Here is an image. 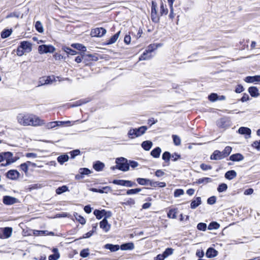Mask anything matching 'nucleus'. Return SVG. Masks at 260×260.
Instances as JSON below:
<instances>
[{"instance_id": "40", "label": "nucleus", "mask_w": 260, "mask_h": 260, "mask_svg": "<svg viewBox=\"0 0 260 260\" xmlns=\"http://www.w3.org/2000/svg\"><path fill=\"white\" fill-rule=\"evenodd\" d=\"M171 155L170 153L168 151H165L162 155V158L166 162H169L170 158L171 157Z\"/></svg>"}, {"instance_id": "10", "label": "nucleus", "mask_w": 260, "mask_h": 260, "mask_svg": "<svg viewBox=\"0 0 260 260\" xmlns=\"http://www.w3.org/2000/svg\"><path fill=\"white\" fill-rule=\"evenodd\" d=\"M100 226L101 229L104 231L106 233L109 231L111 225L108 223V221L106 218H104L100 222Z\"/></svg>"}, {"instance_id": "32", "label": "nucleus", "mask_w": 260, "mask_h": 260, "mask_svg": "<svg viewBox=\"0 0 260 260\" xmlns=\"http://www.w3.org/2000/svg\"><path fill=\"white\" fill-rule=\"evenodd\" d=\"M137 182L141 185H149L150 179L146 178H138L137 179Z\"/></svg>"}, {"instance_id": "51", "label": "nucleus", "mask_w": 260, "mask_h": 260, "mask_svg": "<svg viewBox=\"0 0 260 260\" xmlns=\"http://www.w3.org/2000/svg\"><path fill=\"white\" fill-rule=\"evenodd\" d=\"M228 188V186L225 183H221L219 185L217 190L219 192L225 191Z\"/></svg>"}, {"instance_id": "22", "label": "nucleus", "mask_w": 260, "mask_h": 260, "mask_svg": "<svg viewBox=\"0 0 260 260\" xmlns=\"http://www.w3.org/2000/svg\"><path fill=\"white\" fill-rule=\"evenodd\" d=\"M93 214L95 215V216L98 219H100L103 216H106V214H107V212L105 210H95L93 212Z\"/></svg>"}, {"instance_id": "34", "label": "nucleus", "mask_w": 260, "mask_h": 260, "mask_svg": "<svg viewBox=\"0 0 260 260\" xmlns=\"http://www.w3.org/2000/svg\"><path fill=\"white\" fill-rule=\"evenodd\" d=\"M146 50L143 54L139 57V60H148L152 58V56Z\"/></svg>"}, {"instance_id": "48", "label": "nucleus", "mask_w": 260, "mask_h": 260, "mask_svg": "<svg viewBox=\"0 0 260 260\" xmlns=\"http://www.w3.org/2000/svg\"><path fill=\"white\" fill-rule=\"evenodd\" d=\"M232 150V148L231 146H226L222 151L223 154L225 157L228 156Z\"/></svg>"}, {"instance_id": "6", "label": "nucleus", "mask_w": 260, "mask_h": 260, "mask_svg": "<svg viewBox=\"0 0 260 260\" xmlns=\"http://www.w3.org/2000/svg\"><path fill=\"white\" fill-rule=\"evenodd\" d=\"M55 48L52 45H42L39 46L38 51L40 54L53 53Z\"/></svg>"}, {"instance_id": "60", "label": "nucleus", "mask_w": 260, "mask_h": 260, "mask_svg": "<svg viewBox=\"0 0 260 260\" xmlns=\"http://www.w3.org/2000/svg\"><path fill=\"white\" fill-rule=\"evenodd\" d=\"M42 80H44V83H41V85L50 84L52 82V81L50 77H43L42 78Z\"/></svg>"}, {"instance_id": "42", "label": "nucleus", "mask_w": 260, "mask_h": 260, "mask_svg": "<svg viewBox=\"0 0 260 260\" xmlns=\"http://www.w3.org/2000/svg\"><path fill=\"white\" fill-rule=\"evenodd\" d=\"M219 224L215 221L211 222L208 225V229L209 230L218 229L219 228Z\"/></svg>"}, {"instance_id": "24", "label": "nucleus", "mask_w": 260, "mask_h": 260, "mask_svg": "<svg viewBox=\"0 0 260 260\" xmlns=\"http://www.w3.org/2000/svg\"><path fill=\"white\" fill-rule=\"evenodd\" d=\"M201 198L197 197L194 200H192L190 204V208L191 209H195L201 204Z\"/></svg>"}, {"instance_id": "49", "label": "nucleus", "mask_w": 260, "mask_h": 260, "mask_svg": "<svg viewBox=\"0 0 260 260\" xmlns=\"http://www.w3.org/2000/svg\"><path fill=\"white\" fill-rule=\"evenodd\" d=\"M173 251L174 250L172 248H168L163 252L162 254L164 255L165 257L166 258L168 256L172 255L173 253Z\"/></svg>"}, {"instance_id": "4", "label": "nucleus", "mask_w": 260, "mask_h": 260, "mask_svg": "<svg viewBox=\"0 0 260 260\" xmlns=\"http://www.w3.org/2000/svg\"><path fill=\"white\" fill-rule=\"evenodd\" d=\"M116 168L118 170L126 172L129 170V166L128 164V160L124 157L117 158L116 159Z\"/></svg>"}, {"instance_id": "39", "label": "nucleus", "mask_w": 260, "mask_h": 260, "mask_svg": "<svg viewBox=\"0 0 260 260\" xmlns=\"http://www.w3.org/2000/svg\"><path fill=\"white\" fill-rule=\"evenodd\" d=\"M43 125L45 126V128L47 129H50L53 128H55L56 127V121L49 122L47 123L45 122V124Z\"/></svg>"}, {"instance_id": "47", "label": "nucleus", "mask_w": 260, "mask_h": 260, "mask_svg": "<svg viewBox=\"0 0 260 260\" xmlns=\"http://www.w3.org/2000/svg\"><path fill=\"white\" fill-rule=\"evenodd\" d=\"M121 205L132 206L135 204V201L133 199L129 198L126 202H122Z\"/></svg>"}, {"instance_id": "64", "label": "nucleus", "mask_w": 260, "mask_h": 260, "mask_svg": "<svg viewBox=\"0 0 260 260\" xmlns=\"http://www.w3.org/2000/svg\"><path fill=\"white\" fill-rule=\"evenodd\" d=\"M16 52L17 55L21 56L23 55L25 52L20 46H19L17 48Z\"/></svg>"}, {"instance_id": "57", "label": "nucleus", "mask_w": 260, "mask_h": 260, "mask_svg": "<svg viewBox=\"0 0 260 260\" xmlns=\"http://www.w3.org/2000/svg\"><path fill=\"white\" fill-rule=\"evenodd\" d=\"M124 186L128 187H131L133 186H137V184L135 182H132L131 181L125 180L124 183Z\"/></svg>"}, {"instance_id": "16", "label": "nucleus", "mask_w": 260, "mask_h": 260, "mask_svg": "<svg viewBox=\"0 0 260 260\" xmlns=\"http://www.w3.org/2000/svg\"><path fill=\"white\" fill-rule=\"evenodd\" d=\"M120 34V31H119L116 34H115L114 36L111 37L107 41L106 43V45H111L115 43L116 41L118 40L119 35Z\"/></svg>"}, {"instance_id": "14", "label": "nucleus", "mask_w": 260, "mask_h": 260, "mask_svg": "<svg viewBox=\"0 0 260 260\" xmlns=\"http://www.w3.org/2000/svg\"><path fill=\"white\" fill-rule=\"evenodd\" d=\"M238 132L240 134L246 135L248 136V137L246 136L245 138H249L250 137L251 131L249 128L246 127H241L239 128Z\"/></svg>"}, {"instance_id": "43", "label": "nucleus", "mask_w": 260, "mask_h": 260, "mask_svg": "<svg viewBox=\"0 0 260 260\" xmlns=\"http://www.w3.org/2000/svg\"><path fill=\"white\" fill-rule=\"evenodd\" d=\"M72 46L82 52H85L86 50V47L80 44H74L72 45Z\"/></svg>"}, {"instance_id": "36", "label": "nucleus", "mask_w": 260, "mask_h": 260, "mask_svg": "<svg viewBox=\"0 0 260 260\" xmlns=\"http://www.w3.org/2000/svg\"><path fill=\"white\" fill-rule=\"evenodd\" d=\"M62 50H63L64 52H66L67 54L74 55L77 53V52L75 50H74L72 49L71 48L67 47V46H63L62 48Z\"/></svg>"}, {"instance_id": "54", "label": "nucleus", "mask_w": 260, "mask_h": 260, "mask_svg": "<svg viewBox=\"0 0 260 260\" xmlns=\"http://www.w3.org/2000/svg\"><path fill=\"white\" fill-rule=\"evenodd\" d=\"M197 229L200 231H205L207 229V225L205 223L200 222L198 224Z\"/></svg>"}, {"instance_id": "52", "label": "nucleus", "mask_w": 260, "mask_h": 260, "mask_svg": "<svg viewBox=\"0 0 260 260\" xmlns=\"http://www.w3.org/2000/svg\"><path fill=\"white\" fill-rule=\"evenodd\" d=\"M35 27L37 31L39 32H43V27L42 26V23L40 21H37L35 24Z\"/></svg>"}, {"instance_id": "21", "label": "nucleus", "mask_w": 260, "mask_h": 260, "mask_svg": "<svg viewBox=\"0 0 260 260\" xmlns=\"http://www.w3.org/2000/svg\"><path fill=\"white\" fill-rule=\"evenodd\" d=\"M88 56L89 58H91V59L92 60H96L98 58L96 57H95L93 55L91 54H89L86 56L85 55H82V56H78L75 58V61L77 63H80L82 61L83 59L84 58V57Z\"/></svg>"}, {"instance_id": "59", "label": "nucleus", "mask_w": 260, "mask_h": 260, "mask_svg": "<svg viewBox=\"0 0 260 260\" xmlns=\"http://www.w3.org/2000/svg\"><path fill=\"white\" fill-rule=\"evenodd\" d=\"M184 191L182 189H176L174 191V197H179L181 195L183 194Z\"/></svg>"}, {"instance_id": "29", "label": "nucleus", "mask_w": 260, "mask_h": 260, "mask_svg": "<svg viewBox=\"0 0 260 260\" xmlns=\"http://www.w3.org/2000/svg\"><path fill=\"white\" fill-rule=\"evenodd\" d=\"M104 167V164L100 161H96L93 166L94 169L96 171H101L103 170Z\"/></svg>"}, {"instance_id": "53", "label": "nucleus", "mask_w": 260, "mask_h": 260, "mask_svg": "<svg viewBox=\"0 0 260 260\" xmlns=\"http://www.w3.org/2000/svg\"><path fill=\"white\" fill-rule=\"evenodd\" d=\"M87 102V101H85V100H79V101H76L74 104H73V105H71L70 106V107H76V106H81V105L83 104H85Z\"/></svg>"}, {"instance_id": "11", "label": "nucleus", "mask_w": 260, "mask_h": 260, "mask_svg": "<svg viewBox=\"0 0 260 260\" xmlns=\"http://www.w3.org/2000/svg\"><path fill=\"white\" fill-rule=\"evenodd\" d=\"M19 173L15 170H10L7 173V177L11 180L17 179L19 177Z\"/></svg>"}, {"instance_id": "63", "label": "nucleus", "mask_w": 260, "mask_h": 260, "mask_svg": "<svg viewBox=\"0 0 260 260\" xmlns=\"http://www.w3.org/2000/svg\"><path fill=\"white\" fill-rule=\"evenodd\" d=\"M80 153V151L78 149H76L73 151H72L70 152L71 157L74 158L75 156L78 155Z\"/></svg>"}, {"instance_id": "45", "label": "nucleus", "mask_w": 260, "mask_h": 260, "mask_svg": "<svg viewBox=\"0 0 260 260\" xmlns=\"http://www.w3.org/2000/svg\"><path fill=\"white\" fill-rule=\"evenodd\" d=\"M141 191V189L140 188H137L135 189H128L126 191V194L127 195H132L134 194H137Z\"/></svg>"}, {"instance_id": "30", "label": "nucleus", "mask_w": 260, "mask_h": 260, "mask_svg": "<svg viewBox=\"0 0 260 260\" xmlns=\"http://www.w3.org/2000/svg\"><path fill=\"white\" fill-rule=\"evenodd\" d=\"M161 46V44H152L149 45L146 49L147 52L151 53L152 52L156 50L158 47Z\"/></svg>"}, {"instance_id": "28", "label": "nucleus", "mask_w": 260, "mask_h": 260, "mask_svg": "<svg viewBox=\"0 0 260 260\" xmlns=\"http://www.w3.org/2000/svg\"><path fill=\"white\" fill-rule=\"evenodd\" d=\"M152 142L150 141H145L142 142V147L146 151L149 150L152 146Z\"/></svg>"}, {"instance_id": "55", "label": "nucleus", "mask_w": 260, "mask_h": 260, "mask_svg": "<svg viewBox=\"0 0 260 260\" xmlns=\"http://www.w3.org/2000/svg\"><path fill=\"white\" fill-rule=\"evenodd\" d=\"M79 173L81 175H89L91 173V171L87 168H80L79 169Z\"/></svg>"}, {"instance_id": "62", "label": "nucleus", "mask_w": 260, "mask_h": 260, "mask_svg": "<svg viewBox=\"0 0 260 260\" xmlns=\"http://www.w3.org/2000/svg\"><path fill=\"white\" fill-rule=\"evenodd\" d=\"M128 164L129 167H131L133 169H135V168L137 167L139 165L138 162L132 160H129V162H128Z\"/></svg>"}, {"instance_id": "41", "label": "nucleus", "mask_w": 260, "mask_h": 260, "mask_svg": "<svg viewBox=\"0 0 260 260\" xmlns=\"http://www.w3.org/2000/svg\"><path fill=\"white\" fill-rule=\"evenodd\" d=\"M74 216L77 220H78L81 224H84L86 222V220L81 215L76 213L74 214Z\"/></svg>"}, {"instance_id": "38", "label": "nucleus", "mask_w": 260, "mask_h": 260, "mask_svg": "<svg viewBox=\"0 0 260 260\" xmlns=\"http://www.w3.org/2000/svg\"><path fill=\"white\" fill-rule=\"evenodd\" d=\"M160 15L162 16L164 14L167 15L168 13V10L167 8L166 5H164L162 2L160 4Z\"/></svg>"}, {"instance_id": "58", "label": "nucleus", "mask_w": 260, "mask_h": 260, "mask_svg": "<svg viewBox=\"0 0 260 260\" xmlns=\"http://www.w3.org/2000/svg\"><path fill=\"white\" fill-rule=\"evenodd\" d=\"M218 95L216 93H214L210 94L208 96L209 100L212 102H214L216 100H218Z\"/></svg>"}, {"instance_id": "8", "label": "nucleus", "mask_w": 260, "mask_h": 260, "mask_svg": "<svg viewBox=\"0 0 260 260\" xmlns=\"http://www.w3.org/2000/svg\"><path fill=\"white\" fill-rule=\"evenodd\" d=\"M3 201L4 204L11 205L18 202V200L11 196H6L3 197Z\"/></svg>"}, {"instance_id": "44", "label": "nucleus", "mask_w": 260, "mask_h": 260, "mask_svg": "<svg viewBox=\"0 0 260 260\" xmlns=\"http://www.w3.org/2000/svg\"><path fill=\"white\" fill-rule=\"evenodd\" d=\"M176 209H171L168 213V217L170 218L175 219L176 218Z\"/></svg>"}, {"instance_id": "3", "label": "nucleus", "mask_w": 260, "mask_h": 260, "mask_svg": "<svg viewBox=\"0 0 260 260\" xmlns=\"http://www.w3.org/2000/svg\"><path fill=\"white\" fill-rule=\"evenodd\" d=\"M6 161L2 166H6L14 162L16 159L13 156V153L10 152H4L0 153V162Z\"/></svg>"}, {"instance_id": "27", "label": "nucleus", "mask_w": 260, "mask_h": 260, "mask_svg": "<svg viewBox=\"0 0 260 260\" xmlns=\"http://www.w3.org/2000/svg\"><path fill=\"white\" fill-rule=\"evenodd\" d=\"M105 248L109 249L112 252H115L119 249V246L118 245H113L111 244H107L105 245Z\"/></svg>"}, {"instance_id": "2", "label": "nucleus", "mask_w": 260, "mask_h": 260, "mask_svg": "<svg viewBox=\"0 0 260 260\" xmlns=\"http://www.w3.org/2000/svg\"><path fill=\"white\" fill-rule=\"evenodd\" d=\"M147 129L146 126H142L138 128H131L128 132L127 136L130 139H134L143 135Z\"/></svg>"}, {"instance_id": "5", "label": "nucleus", "mask_w": 260, "mask_h": 260, "mask_svg": "<svg viewBox=\"0 0 260 260\" xmlns=\"http://www.w3.org/2000/svg\"><path fill=\"white\" fill-rule=\"evenodd\" d=\"M157 6L156 3L152 1L151 10V18L154 23H158L159 21V14L157 11Z\"/></svg>"}, {"instance_id": "33", "label": "nucleus", "mask_w": 260, "mask_h": 260, "mask_svg": "<svg viewBox=\"0 0 260 260\" xmlns=\"http://www.w3.org/2000/svg\"><path fill=\"white\" fill-rule=\"evenodd\" d=\"M161 151V149L159 147H157L151 151V155L155 158H158L160 156Z\"/></svg>"}, {"instance_id": "35", "label": "nucleus", "mask_w": 260, "mask_h": 260, "mask_svg": "<svg viewBox=\"0 0 260 260\" xmlns=\"http://www.w3.org/2000/svg\"><path fill=\"white\" fill-rule=\"evenodd\" d=\"M69 159V157L67 154H63L59 156L57 159L58 162L60 164H63L64 162L67 161Z\"/></svg>"}, {"instance_id": "20", "label": "nucleus", "mask_w": 260, "mask_h": 260, "mask_svg": "<svg viewBox=\"0 0 260 260\" xmlns=\"http://www.w3.org/2000/svg\"><path fill=\"white\" fill-rule=\"evenodd\" d=\"M248 92L252 97H257L259 95L258 88L255 86L249 87L248 89Z\"/></svg>"}, {"instance_id": "1", "label": "nucleus", "mask_w": 260, "mask_h": 260, "mask_svg": "<svg viewBox=\"0 0 260 260\" xmlns=\"http://www.w3.org/2000/svg\"><path fill=\"white\" fill-rule=\"evenodd\" d=\"M17 122L22 126L34 127L43 126L45 120L37 115L29 113H19L16 117Z\"/></svg>"}, {"instance_id": "37", "label": "nucleus", "mask_w": 260, "mask_h": 260, "mask_svg": "<svg viewBox=\"0 0 260 260\" xmlns=\"http://www.w3.org/2000/svg\"><path fill=\"white\" fill-rule=\"evenodd\" d=\"M67 191H69V189H68V186H67L66 185H63V186H62L61 187H58L56 189V193L57 194H60L62 193L66 192Z\"/></svg>"}, {"instance_id": "12", "label": "nucleus", "mask_w": 260, "mask_h": 260, "mask_svg": "<svg viewBox=\"0 0 260 260\" xmlns=\"http://www.w3.org/2000/svg\"><path fill=\"white\" fill-rule=\"evenodd\" d=\"M20 46L25 52H29L31 50V44L27 41L21 42Z\"/></svg>"}, {"instance_id": "13", "label": "nucleus", "mask_w": 260, "mask_h": 260, "mask_svg": "<svg viewBox=\"0 0 260 260\" xmlns=\"http://www.w3.org/2000/svg\"><path fill=\"white\" fill-rule=\"evenodd\" d=\"M244 81L247 83L260 82V75L247 76L245 78Z\"/></svg>"}, {"instance_id": "18", "label": "nucleus", "mask_w": 260, "mask_h": 260, "mask_svg": "<svg viewBox=\"0 0 260 260\" xmlns=\"http://www.w3.org/2000/svg\"><path fill=\"white\" fill-rule=\"evenodd\" d=\"M217 251L213 248H209L206 251V256L208 258H212L216 256Z\"/></svg>"}, {"instance_id": "17", "label": "nucleus", "mask_w": 260, "mask_h": 260, "mask_svg": "<svg viewBox=\"0 0 260 260\" xmlns=\"http://www.w3.org/2000/svg\"><path fill=\"white\" fill-rule=\"evenodd\" d=\"M12 229L11 228H5L3 230V236L0 235V238H8L10 237L12 234Z\"/></svg>"}, {"instance_id": "7", "label": "nucleus", "mask_w": 260, "mask_h": 260, "mask_svg": "<svg viewBox=\"0 0 260 260\" xmlns=\"http://www.w3.org/2000/svg\"><path fill=\"white\" fill-rule=\"evenodd\" d=\"M106 32V30L103 27L95 28L91 30L90 35L92 37H102Z\"/></svg>"}, {"instance_id": "26", "label": "nucleus", "mask_w": 260, "mask_h": 260, "mask_svg": "<svg viewBox=\"0 0 260 260\" xmlns=\"http://www.w3.org/2000/svg\"><path fill=\"white\" fill-rule=\"evenodd\" d=\"M52 251L54 252V254L49 256V260H57L60 256L58 249L57 248H53Z\"/></svg>"}, {"instance_id": "31", "label": "nucleus", "mask_w": 260, "mask_h": 260, "mask_svg": "<svg viewBox=\"0 0 260 260\" xmlns=\"http://www.w3.org/2000/svg\"><path fill=\"white\" fill-rule=\"evenodd\" d=\"M212 181V179L209 177L200 178L196 181L197 184H207Z\"/></svg>"}, {"instance_id": "23", "label": "nucleus", "mask_w": 260, "mask_h": 260, "mask_svg": "<svg viewBox=\"0 0 260 260\" xmlns=\"http://www.w3.org/2000/svg\"><path fill=\"white\" fill-rule=\"evenodd\" d=\"M134 248V244L132 242L123 244L120 246L122 250H133Z\"/></svg>"}, {"instance_id": "61", "label": "nucleus", "mask_w": 260, "mask_h": 260, "mask_svg": "<svg viewBox=\"0 0 260 260\" xmlns=\"http://www.w3.org/2000/svg\"><path fill=\"white\" fill-rule=\"evenodd\" d=\"M216 201V198L215 196H212L208 199L207 203L210 205H213L215 203Z\"/></svg>"}, {"instance_id": "50", "label": "nucleus", "mask_w": 260, "mask_h": 260, "mask_svg": "<svg viewBox=\"0 0 260 260\" xmlns=\"http://www.w3.org/2000/svg\"><path fill=\"white\" fill-rule=\"evenodd\" d=\"M12 33V30L9 29H6L3 30L1 33V37L2 38H6L9 37Z\"/></svg>"}, {"instance_id": "19", "label": "nucleus", "mask_w": 260, "mask_h": 260, "mask_svg": "<svg viewBox=\"0 0 260 260\" xmlns=\"http://www.w3.org/2000/svg\"><path fill=\"white\" fill-rule=\"evenodd\" d=\"M237 176V173L234 170H230L226 172L224 177L226 179L231 180Z\"/></svg>"}, {"instance_id": "46", "label": "nucleus", "mask_w": 260, "mask_h": 260, "mask_svg": "<svg viewBox=\"0 0 260 260\" xmlns=\"http://www.w3.org/2000/svg\"><path fill=\"white\" fill-rule=\"evenodd\" d=\"M173 143L176 146H179L181 144V139L177 135H173L172 136Z\"/></svg>"}, {"instance_id": "15", "label": "nucleus", "mask_w": 260, "mask_h": 260, "mask_svg": "<svg viewBox=\"0 0 260 260\" xmlns=\"http://www.w3.org/2000/svg\"><path fill=\"white\" fill-rule=\"evenodd\" d=\"M244 159L243 156L240 153L232 154L230 156L229 159L233 161H239Z\"/></svg>"}, {"instance_id": "9", "label": "nucleus", "mask_w": 260, "mask_h": 260, "mask_svg": "<svg viewBox=\"0 0 260 260\" xmlns=\"http://www.w3.org/2000/svg\"><path fill=\"white\" fill-rule=\"evenodd\" d=\"M224 158H225L224 156L222 151L219 150H215L213 153L210 156V159L211 160H220Z\"/></svg>"}, {"instance_id": "25", "label": "nucleus", "mask_w": 260, "mask_h": 260, "mask_svg": "<svg viewBox=\"0 0 260 260\" xmlns=\"http://www.w3.org/2000/svg\"><path fill=\"white\" fill-rule=\"evenodd\" d=\"M149 185L152 187H164L166 186V184L164 182L154 181L152 180H150Z\"/></svg>"}, {"instance_id": "56", "label": "nucleus", "mask_w": 260, "mask_h": 260, "mask_svg": "<svg viewBox=\"0 0 260 260\" xmlns=\"http://www.w3.org/2000/svg\"><path fill=\"white\" fill-rule=\"evenodd\" d=\"M89 254V249L88 248L83 249L80 253V256L84 258L87 257Z\"/></svg>"}]
</instances>
